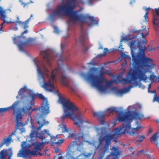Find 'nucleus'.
Returning <instances> with one entry per match:
<instances>
[{
  "label": "nucleus",
  "mask_w": 159,
  "mask_h": 159,
  "mask_svg": "<svg viewBox=\"0 0 159 159\" xmlns=\"http://www.w3.org/2000/svg\"><path fill=\"white\" fill-rule=\"evenodd\" d=\"M141 41L138 39L137 40H132L129 43L132 58L133 69H130V71L125 78L116 80L115 81L116 83L132 84L138 79L147 82L148 77L146 76V73L148 69L144 67L152 69L155 65L152 59L145 56L144 52L147 49L146 47L144 45H141Z\"/></svg>",
  "instance_id": "1"
},
{
  "label": "nucleus",
  "mask_w": 159,
  "mask_h": 159,
  "mask_svg": "<svg viewBox=\"0 0 159 159\" xmlns=\"http://www.w3.org/2000/svg\"><path fill=\"white\" fill-rule=\"evenodd\" d=\"M31 100L29 102L27 106L20 108V111L23 114H28L30 116L32 112L35 111L34 116L36 118L39 127L37 130L32 131L29 134L31 139L33 138H39V139H45L49 137L50 139H58V134L53 136L50 134L49 131L44 129L40 134L38 130L43 126L49 124L48 121H46L44 116L48 114L50 112L48 102L42 94H35L30 92L29 94Z\"/></svg>",
  "instance_id": "2"
},
{
  "label": "nucleus",
  "mask_w": 159,
  "mask_h": 159,
  "mask_svg": "<svg viewBox=\"0 0 159 159\" xmlns=\"http://www.w3.org/2000/svg\"><path fill=\"white\" fill-rule=\"evenodd\" d=\"M143 116L142 114L134 111H120L118 116V120L119 122H124L122 126L115 129L112 132L105 127H101L99 129L100 131H98V139H117L122 134L126 133L134 135L135 133L134 130H139L141 127L138 125L139 123L137 121L136 123L138 125L135 128H133L131 127V123L133 119L141 120Z\"/></svg>",
  "instance_id": "3"
},
{
  "label": "nucleus",
  "mask_w": 159,
  "mask_h": 159,
  "mask_svg": "<svg viewBox=\"0 0 159 159\" xmlns=\"http://www.w3.org/2000/svg\"><path fill=\"white\" fill-rule=\"evenodd\" d=\"M75 7V5L73 4L72 1L67 2L64 5L58 6L57 9L54 11V12L50 15V18L53 20L56 15L62 13L68 16L71 20L74 22L78 21L84 22L87 19L89 22V25L91 26L94 24L98 25V21L95 19L93 17L86 16L82 14H79V10L73 11Z\"/></svg>",
  "instance_id": "4"
},
{
  "label": "nucleus",
  "mask_w": 159,
  "mask_h": 159,
  "mask_svg": "<svg viewBox=\"0 0 159 159\" xmlns=\"http://www.w3.org/2000/svg\"><path fill=\"white\" fill-rule=\"evenodd\" d=\"M37 68V70L38 75V79L39 80H42L43 84L42 87L46 90L50 92L54 91L55 87L54 86V80L56 75H59L60 77V80L61 83L66 86H68V83L70 80L66 74V71L64 69L61 68H56L52 70L51 78L48 82L46 81L45 77L48 78L50 75L48 74L49 70L44 66V70L42 72L38 63L35 62Z\"/></svg>",
  "instance_id": "5"
},
{
  "label": "nucleus",
  "mask_w": 159,
  "mask_h": 159,
  "mask_svg": "<svg viewBox=\"0 0 159 159\" xmlns=\"http://www.w3.org/2000/svg\"><path fill=\"white\" fill-rule=\"evenodd\" d=\"M98 70V68L94 67L91 68L90 71L91 73H88L86 75V79L88 81L91 82L93 85L97 88L100 91L104 92L107 89V86H111L112 83L107 81L104 75L107 74L110 76H112L113 75L109 70L102 68L100 72L99 75L97 77L95 74Z\"/></svg>",
  "instance_id": "6"
},
{
  "label": "nucleus",
  "mask_w": 159,
  "mask_h": 159,
  "mask_svg": "<svg viewBox=\"0 0 159 159\" xmlns=\"http://www.w3.org/2000/svg\"><path fill=\"white\" fill-rule=\"evenodd\" d=\"M59 100L63 105L65 113L61 117L62 121H63L66 117H68L74 120H76L79 121L75 122L74 124L77 125L79 128L81 127L84 128L87 126L88 124H82V122L88 123V122L83 120L82 118V114L80 112H79L78 114H74V112L78 110L74 103L70 101L69 99L66 100L65 98L61 97H59Z\"/></svg>",
  "instance_id": "7"
},
{
  "label": "nucleus",
  "mask_w": 159,
  "mask_h": 159,
  "mask_svg": "<svg viewBox=\"0 0 159 159\" xmlns=\"http://www.w3.org/2000/svg\"><path fill=\"white\" fill-rule=\"evenodd\" d=\"M37 140H29L28 141H24L22 143V147L27 148L24 151L20 150L17 153V157H31L37 155V153L43 149V146L48 142H43L41 143Z\"/></svg>",
  "instance_id": "8"
},
{
  "label": "nucleus",
  "mask_w": 159,
  "mask_h": 159,
  "mask_svg": "<svg viewBox=\"0 0 159 159\" xmlns=\"http://www.w3.org/2000/svg\"><path fill=\"white\" fill-rule=\"evenodd\" d=\"M83 143L81 140H75V141H72L68 147L66 156L64 157L63 159H84V157H80L81 155H79L76 157L72 155L76 149L81 152L83 149Z\"/></svg>",
  "instance_id": "9"
},
{
  "label": "nucleus",
  "mask_w": 159,
  "mask_h": 159,
  "mask_svg": "<svg viewBox=\"0 0 159 159\" xmlns=\"http://www.w3.org/2000/svg\"><path fill=\"white\" fill-rule=\"evenodd\" d=\"M19 103V101H16L12 105L9 107L0 108V113H4L6 111H9L11 109L13 110V114L16 118L17 127L22 125V123L20 122V121H22L21 120L23 119V116L22 114L23 113L20 111H20L17 110Z\"/></svg>",
  "instance_id": "10"
},
{
  "label": "nucleus",
  "mask_w": 159,
  "mask_h": 159,
  "mask_svg": "<svg viewBox=\"0 0 159 159\" xmlns=\"http://www.w3.org/2000/svg\"><path fill=\"white\" fill-rule=\"evenodd\" d=\"M63 129V133L67 135L68 139H85L88 136V134L84 133L83 132L81 131L80 133H76L75 132H72L69 129H67L65 125H64Z\"/></svg>",
  "instance_id": "11"
},
{
  "label": "nucleus",
  "mask_w": 159,
  "mask_h": 159,
  "mask_svg": "<svg viewBox=\"0 0 159 159\" xmlns=\"http://www.w3.org/2000/svg\"><path fill=\"white\" fill-rule=\"evenodd\" d=\"M28 31L27 30H26L23 31L21 34V35L18 38V40L19 42V44L18 45V46L19 50L20 51H23V46H27L29 45L30 43L32 41L31 39L29 38L25 41L23 42L21 40L23 39H25V37L23 36L25 34H26L28 33Z\"/></svg>",
  "instance_id": "12"
},
{
  "label": "nucleus",
  "mask_w": 159,
  "mask_h": 159,
  "mask_svg": "<svg viewBox=\"0 0 159 159\" xmlns=\"http://www.w3.org/2000/svg\"><path fill=\"white\" fill-rule=\"evenodd\" d=\"M85 39L86 33L82 26L80 38L79 39H76V40L77 43L82 45L84 47V49L83 50V52H85L88 50V49L85 47Z\"/></svg>",
  "instance_id": "13"
},
{
  "label": "nucleus",
  "mask_w": 159,
  "mask_h": 159,
  "mask_svg": "<svg viewBox=\"0 0 159 159\" xmlns=\"http://www.w3.org/2000/svg\"><path fill=\"white\" fill-rule=\"evenodd\" d=\"M40 55L43 57V59L46 60L48 64L50 65V61L54 60L55 56L53 53H50L48 50L41 51Z\"/></svg>",
  "instance_id": "14"
},
{
  "label": "nucleus",
  "mask_w": 159,
  "mask_h": 159,
  "mask_svg": "<svg viewBox=\"0 0 159 159\" xmlns=\"http://www.w3.org/2000/svg\"><path fill=\"white\" fill-rule=\"evenodd\" d=\"M154 12L155 13L154 14L153 22L154 28L157 30L159 29V7L155 9Z\"/></svg>",
  "instance_id": "15"
},
{
  "label": "nucleus",
  "mask_w": 159,
  "mask_h": 159,
  "mask_svg": "<svg viewBox=\"0 0 159 159\" xmlns=\"http://www.w3.org/2000/svg\"><path fill=\"white\" fill-rule=\"evenodd\" d=\"M17 20L15 22H12V23L15 24L16 25L17 24L21 25V27L23 28L25 30L27 29L29 27V24L30 21V18H29L27 20L24 22H22L19 20V17H17Z\"/></svg>",
  "instance_id": "16"
},
{
  "label": "nucleus",
  "mask_w": 159,
  "mask_h": 159,
  "mask_svg": "<svg viewBox=\"0 0 159 159\" xmlns=\"http://www.w3.org/2000/svg\"><path fill=\"white\" fill-rule=\"evenodd\" d=\"M94 116H97L99 121L102 124L104 123L105 122V113L103 111H99L98 112H94L93 114Z\"/></svg>",
  "instance_id": "17"
},
{
  "label": "nucleus",
  "mask_w": 159,
  "mask_h": 159,
  "mask_svg": "<svg viewBox=\"0 0 159 159\" xmlns=\"http://www.w3.org/2000/svg\"><path fill=\"white\" fill-rule=\"evenodd\" d=\"M99 143L98 144V147H99L102 143L105 141V144L104 145L103 148L105 149L104 151V153L105 152L108 150L109 146L111 144V140H99Z\"/></svg>",
  "instance_id": "18"
},
{
  "label": "nucleus",
  "mask_w": 159,
  "mask_h": 159,
  "mask_svg": "<svg viewBox=\"0 0 159 159\" xmlns=\"http://www.w3.org/2000/svg\"><path fill=\"white\" fill-rule=\"evenodd\" d=\"M111 150H112L111 152V155L113 156V159H118V155L121 154V152L119 151L116 147L113 146Z\"/></svg>",
  "instance_id": "19"
},
{
  "label": "nucleus",
  "mask_w": 159,
  "mask_h": 159,
  "mask_svg": "<svg viewBox=\"0 0 159 159\" xmlns=\"http://www.w3.org/2000/svg\"><path fill=\"white\" fill-rule=\"evenodd\" d=\"M145 28L142 27V29L139 30H133V33L139 32L140 35L142 36L143 38L144 39L145 37L148 35V30L145 29Z\"/></svg>",
  "instance_id": "20"
},
{
  "label": "nucleus",
  "mask_w": 159,
  "mask_h": 159,
  "mask_svg": "<svg viewBox=\"0 0 159 159\" xmlns=\"http://www.w3.org/2000/svg\"><path fill=\"white\" fill-rule=\"evenodd\" d=\"M17 133L16 130H15L13 132L9 135L8 136H6L3 139H12V138H16L17 139H19V138L17 135Z\"/></svg>",
  "instance_id": "21"
},
{
  "label": "nucleus",
  "mask_w": 159,
  "mask_h": 159,
  "mask_svg": "<svg viewBox=\"0 0 159 159\" xmlns=\"http://www.w3.org/2000/svg\"><path fill=\"white\" fill-rule=\"evenodd\" d=\"M56 140H55L54 141H51V146H54L56 145L58 147L60 146L61 144L64 142V140H58L57 141H56Z\"/></svg>",
  "instance_id": "22"
},
{
  "label": "nucleus",
  "mask_w": 159,
  "mask_h": 159,
  "mask_svg": "<svg viewBox=\"0 0 159 159\" xmlns=\"http://www.w3.org/2000/svg\"><path fill=\"white\" fill-rule=\"evenodd\" d=\"M149 80L152 82L158 81L159 79L158 76L155 75L154 73H152L150 75L149 77Z\"/></svg>",
  "instance_id": "23"
},
{
  "label": "nucleus",
  "mask_w": 159,
  "mask_h": 159,
  "mask_svg": "<svg viewBox=\"0 0 159 159\" xmlns=\"http://www.w3.org/2000/svg\"><path fill=\"white\" fill-rule=\"evenodd\" d=\"M26 90V87L25 86L24 88H21L18 92V95L16 97V98H19V96H20L21 98L22 97V95L25 92Z\"/></svg>",
  "instance_id": "24"
},
{
  "label": "nucleus",
  "mask_w": 159,
  "mask_h": 159,
  "mask_svg": "<svg viewBox=\"0 0 159 159\" xmlns=\"http://www.w3.org/2000/svg\"><path fill=\"white\" fill-rule=\"evenodd\" d=\"M7 152L4 150H2L0 152V159H6L7 156Z\"/></svg>",
  "instance_id": "25"
},
{
  "label": "nucleus",
  "mask_w": 159,
  "mask_h": 159,
  "mask_svg": "<svg viewBox=\"0 0 159 159\" xmlns=\"http://www.w3.org/2000/svg\"><path fill=\"white\" fill-rule=\"evenodd\" d=\"M151 8L149 7L148 8H147L145 9V11H146V13L144 16V18L145 20L144 21L146 23L148 22V21L147 20V19L148 18V10H150Z\"/></svg>",
  "instance_id": "26"
},
{
  "label": "nucleus",
  "mask_w": 159,
  "mask_h": 159,
  "mask_svg": "<svg viewBox=\"0 0 159 159\" xmlns=\"http://www.w3.org/2000/svg\"><path fill=\"white\" fill-rule=\"evenodd\" d=\"M103 54H99L97 56L98 57H100L102 56H104L106 55L107 53H109L110 51L108 50L107 48H105L104 49V51L103 52Z\"/></svg>",
  "instance_id": "27"
},
{
  "label": "nucleus",
  "mask_w": 159,
  "mask_h": 159,
  "mask_svg": "<svg viewBox=\"0 0 159 159\" xmlns=\"http://www.w3.org/2000/svg\"><path fill=\"white\" fill-rule=\"evenodd\" d=\"M12 140H4L3 142L1 144V146L5 144L7 146H8Z\"/></svg>",
  "instance_id": "28"
},
{
  "label": "nucleus",
  "mask_w": 159,
  "mask_h": 159,
  "mask_svg": "<svg viewBox=\"0 0 159 159\" xmlns=\"http://www.w3.org/2000/svg\"><path fill=\"white\" fill-rule=\"evenodd\" d=\"M152 144H155L158 148H159V140H150Z\"/></svg>",
  "instance_id": "29"
},
{
  "label": "nucleus",
  "mask_w": 159,
  "mask_h": 159,
  "mask_svg": "<svg viewBox=\"0 0 159 159\" xmlns=\"http://www.w3.org/2000/svg\"><path fill=\"white\" fill-rule=\"evenodd\" d=\"M159 139V133L158 132L153 134L150 138V139Z\"/></svg>",
  "instance_id": "30"
},
{
  "label": "nucleus",
  "mask_w": 159,
  "mask_h": 159,
  "mask_svg": "<svg viewBox=\"0 0 159 159\" xmlns=\"http://www.w3.org/2000/svg\"><path fill=\"white\" fill-rule=\"evenodd\" d=\"M107 111L109 113H112L114 111L118 112L117 109L116 108L108 109Z\"/></svg>",
  "instance_id": "31"
},
{
  "label": "nucleus",
  "mask_w": 159,
  "mask_h": 159,
  "mask_svg": "<svg viewBox=\"0 0 159 159\" xmlns=\"http://www.w3.org/2000/svg\"><path fill=\"white\" fill-rule=\"evenodd\" d=\"M58 55L59 57V59L58 61V65L60 66V61H62L63 60V58L62 57V55L61 54H57V56Z\"/></svg>",
  "instance_id": "32"
},
{
  "label": "nucleus",
  "mask_w": 159,
  "mask_h": 159,
  "mask_svg": "<svg viewBox=\"0 0 159 159\" xmlns=\"http://www.w3.org/2000/svg\"><path fill=\"white\" fill-rule=\"evenodd\" d=\"M133 86H130L129 87H127L125 88V89H124L125 90V93L128 92L130 91L131 88L133 87Z\"/></svg>",
  "instance_id": "33"
},
{
  "label": "nucleus",
  "mask_w": 159,
  "mask_h": 159,
  "mask_svg": "<svg viewBox=\"0 0 159 159\" xmlns=\"http://www.w3.org/2000/svg\"><path fill=\"white\" fill-rule=\"evenodd\" d=\"M80 155H81V156L82 155L84 156L85 157H90L92 155V153H88L87 154H86L84 153H82Z\"/></svg>",
  "instance_id": "34"
},
{
  "label": "nucleus",
  "mask_w": 159,
  "mask_h": 159,
  "mask_svg": "<svg viewBox=\"0 0 159 159\" xmlns=\"http://www.w3.org/2000/svg\"><path fill=\"white\" fill-rule=\"evenodd\" d=\"M117 92L118 93L120 94H122L124 93H125L124 89L118 90H117Z\"/></svg>",
  "instance_id": "35"
},
{
  "label": "nucleus",
  "mask_w": 159,
  "mask_h": 159,
  "mask_svg": "<svg viewBox=\"0 0 159 159\" xmlns=\"http://www.w3.org/2000/svg\"><path fill=\"white\" fill-rule=\"evenodd\" d=\"M30 3V2H28L27 3H22L21 4L23 5L24 8L27 7L28 5Z\"/></svg>",
  "instance_id": "36"
},
{
  "label": "nucleus",
  "mask_w": 159,
  "mask_h": 159,
  "mask_svg": "<svg viewBox=\"0 0 159 159\" xmlns=\"http://www.w3.org/2000/svg\"><path fill=\"white\" fill-rule=\"evenodd\" d=\"M54 32L58 34L60 32L59 29L57 27L55 28Z\"/></svg>",
  "instance_id": "37"
},
{
  "label": "nucleus",
  "mask_w": 159,
  "mask_h": 159,
  "mask_svg": "<svg viewBox=\"0 0 159 159\" xmlns=\"http://www.w3.org/2000/svg\"><path fill=\"white\" fill-rule=\"evenodd\" d=\"M3 22L2 23V24H1L0 25V26H1V27H2V28H3V25L4 24L6 23V22H7L6 21V20H3ZM7 22L8 23H9V22Z\"/></svg>",
  "instance_id": "38"
},
{
  "label": "nucleus",
  "mask_w": 159,
  "mask_h": 159,
  "mask_svg": "<svg viewBox=\"0 0 159 159\" xmlns=\"http://www.w3.org/2000/svg\"><path fill=\"white\" fill-rule=\"evenodd\" d=\"M144 152V151L143 150H141L139 151H138V154H137V155H139L141 153H143Z\"/></svg>",
  "instance_id": "39"
},
{
  "label": "nucleus",
  "mask_w": 159,
  "mask_h": 159,
  "mask_svg": "<svg viewBox=\"0 0 159 159\" xmlns=\"http://www.w3.org/2000/svg\"><path fill=\"white\" fill-rule=\"evenodd\" d=\"M143 140H137L136 143H137V144H140L139 143L143 142Z\"/></svg>",
  "instance_id": "40"
},
{
  "label": "nucleus",
  "mask_w": 159,
  "mask_h": 159,
  "mask_svg": "<svg viewBox=\"0 0 159 159\" xmlns=\"http://www.w3.org/2000/svg\"><path fill=\"white\" fill-rule=\"evenodd\" d=\"M93 0H88V3L89 4L91 5L92 4Z\"/></svg>",
  "instance_id": "41"
},
{
  "label": "nucleus",
  "mask_w": 159,
  "mask_h": 159,
  "mask_svg": "<svg viewBox=\"0 0 159 159\" xmlns=\"http://www.w3.org/2000/svg\"><path fill=\"white\" fill-rule=\"evenodd\" d=\"M61 49L62 50H63L65 47V44L64 43H62L61 45Z\"/></svg>",
  "instance_id": "42"
},
{
  "label": "nucleus",
  "mask_w": 159,
  "mask_h": 159,
  "mask_svg": "<svg viewBox=\"0 0 159 159\" xmlns=\"http://www.w3.org/2000/svg\"><path fill=\"white\" fill-rule=\"evenodd\" d=\"M148 92L149 93H155V90H149V91H148Z\"/></svg>",
  "instance_id": "43"
},
{
  "label": "nucleus",
  "mask_w": 159,
  "mask_h": 159,
  "mask_svg": "<svg viewBox=\"0 0 159 159\" xmlns=\"http://www.w3.org/2000/svg\"><path fill=\"white\" fill-rule=\"evenodd\" d=\"M152 132V130L151 129H150L148 132V134H147V135H148V134H151Z\"/></svg>",
  "instance_id": "44"
},
{
  "label": "nucleus",
  "mask_w": 159,
  "mask_h": 159,
  "mask_svg": "<svg viewBox=\"0 0 159 159\" xmlns=\"http://www.w3.org/2000/svg\"><path fill=\"white\" fill-rule=\"evenodd\" d=\"M139 139H145V137L144 135H141L139 137Z\"/></svg>",
  "instance_id": "45"
},
{
  "label": "nucleus",
  "mask_w": 159,
  "mask_h": 159,
  "mask_svg": "<svg viewBox=\"0 0 159 159\" xmlns=\"http://www.w3.org/2000/svg\"><path fill=\"white\" fill-rule=\"evenodd\" d=\"M13 155V152L12 150H11L10 151V153L9 154V158L11 157Z\"/></svg>",
  "instance_id": "46"
},
{
  "label": "nucleus",
  "mask_w": 159,
  "mask_h": 159,
  "mask_svg": "<svg viewBox=\"0 0 159 159\" xmlns=\"http://www.w3.org/2000/svg\"><path fill=\"white\" fill-rule=\"evenodd\" d=\"M151 84H148V91H149V89L151 88Z\"/></svg>",
  "instance_id": "47"
},
{
  "label": "nucleus",
  "mask_w": 159,
  "mask_h": 159,
  "mask_svg": "<svg viewBox=\"0 0 159 159\" xmlns=\"http://www.w3.org/2000/svg\"><path fill=\"white\" fill-rule=\"evenodd\" d=\"M25 130L24 128L22 129L21 130V133H23L25 132Z\"/></svg>",
  "instance_id": "48"
},
{
  "label": "nucleus",
  "mask_w": 159,
  "mask_h": 159,
  "mask_svg": "<svg viewBox=\"0 0 159 159\" xmlns=\"http://www.w3.org/2000/svg\"><path fill=\"white\" fill-rule=\"evenodd\" d=\"M129 151H130L131 152H132V151L133 150V148L132 147H130L129 148Z\"/></svg>",
  "instance_id": "49"
},
{
  "label": "nucleus",
  "mask_w": 159,
  "mask_h": 159,
  "mask_svg": "<svg viewBox=\"0 0 159 159\" xmlns=\"http://www.w3.org/2000/svg\"><path fill=\"white\" fill-rule=\"evenodd\" d=\"M103 49L102 46V45H100V47L98 48V49Z\"/></svg>",
  "instance_id": "50"
},
{
  "label": "nucleus",
  "mask_w": 159,
  "mask_h": 159,
  "mask_svg": "<svg viewBox=\"0 0 159 159\" xmlns=\"http://www.w3.org/2000/svg\"><path fill=\"white\" fill-rule=\"evenodd\" d=\"M143 44H146L147 43V41L146 40L143 41Z\"/></svg>",
  "instance_id": "51"
},
{
  "label": "nucleus",
  "mask_w": 159,
  "mask_h": 159,
  "mask_svg": "<svg viewBox=\"0 0 159 159\" xmlns=\"http://www.w3.org/2000/svg\"><path fill=\"white\" fill-rule=\"evenodd\" d=\"M88 64H89V65H94V63H92L91 62L88 63Z\"/></svg>",
  "instance_id": "52"
},
{
  "label": "nucleus",
  "mask_w": 159,
  "mask_h": 159,
  "mask_svg": "<svg viewBox=\"0 0 159 159\" xmlns=\"http://www.w3.org/2000/svg\"><path fill=\"white\" fill-rule=\"evenodd\" d=\"M58 151H59V149L58 148H57L55 150V152L56 153H57L58 152Z\"/></svg>",
  "instance_id": "53"
},
{
  "label": "nucleus",
  "mask_w": 159,
  "mask_h": 159,
  "mask_svg": "<svg viewBox=\"0 0 159 159\" xmlns=\"http://www.w3.org/2000/svg\"><path fill=\"white\" fill-rule=\"evenodd\" d=\"M81 3L83 4H84L85 2V1H83V0H81Z\"/></svg>",
  "instance_id": "54"
},
{
  "label": "nucleus",
  "mask_w": 159,
  "mask_h": 159,
  "mask_svg": "<svg viewBox=\"0 0 159 159\" xmlns=\"http://www.w3.org/2000/svg\"><path fill=\"white\" fill-rule=\"evenodd\" d=\"M62 156H60V157H59L58 159H62Z\"/></svg>",
  "instance_id": "55"
},
{
  "label": "nucleus",
  "mask_w": 159,
  "mask_h": 159,
  "mask_svg": "<svg viewBox=\"0 0 159 159\" xmlns=\"http://www.w3.org/2000/svg\"><path fill=\"white\" fill-rule=\"evenodd\" d=\"M33 16V15L32 14H31L30 15V17L29 18H31Z\"/></svg>",
  "instance_id": "56"
},
{
  "label": "nucleus",
  "mask_w": 159,
  "mask_h": 159,
  "mask_svg": "<svg viewBox=\"0 0 159 159\" xmlns=\"http://www.w3.org/2000/svg\"><path fill=\"white\" fill-rule=\"evenodd\" d=\"M117 140H113V141H115V142H118Z\"/></svg>",
  "instance_id": "57"
},
{
  "label": "nucleus",
  "mask_w": 159,
  "mask_h": 159,
  "mask_svg": "<svg viewBox=\"0 0 159 159\" xmlns=\"http://www.w3.org/2000/svg\"><path fill=\"white\" fill-rule=\"evenodd\" d=\"M2 27H1L0 28V31H2Z\"/></svg>",
  "instance_id": "58"
},
{
  "label": "nucleus",
  "mask_w": 159,
  "mask_h": 159,
  "mask_svg": "<svg viewBox=\"0 0 159 159\" xmlns=\"http://www.w3.org/2000/svg\"><path fill=\"white\" fill-rule=\"evenodd\" d=\"M132 154L133 155L134 154V152H132Z\"/></svg>",
  "instance_id": "59"
},
{
  "label": "nucleus",
  "mask_w": 159,
  "mask_h": 159,
  "mask_svg": "<svg viewBox=\"0 0 159 159\" xmlns=\"http://www.w3.org/2000/svg\"><path fill=\"white\" fill-rule=\"evenodd\" d=\"M103 156H102L100 158V159H102Z\"/></svg>",
  "instance_id": "60"
},
{
  "label": "nucleus",
  "mask_w": 159,
  "mask_h": 159,
  "mask_svg": "<svg viewBox=\"0 0 159 159\" xmlns=\"http://www.w3.org/2000/svg\"><path fill=\"white\" fill-rule=\"evenodd\" d=\"M30 3H33V2L32 1H31L30 2Z\"/></svg>",
  "instance_id": "61"
},
{
  "label": "nucleus",
  "mask_w": 159,
  "mask_h": 159,
  "mask_svg": "<svg viewBox=\"0 0 159 159\" xmlns=\"http://www.w3.org/2000/svg\"><path fill=\"white\" fill-rule=\"evenodd\" d=\"M93 146H95V144H94V143H93Z\"/></svg>",
  "instance_id": "62"
},
{
  "label": "nucleus",
  "mask_w": 159,
  "mask_h": 159,
  "mask_svg": "<svg viewBox=\"0 0 159 159\" xmlns=\"http://www.w3.org/2000/svg\"><path fill=\"white\" fill-rule=\"evenodd\" d=\"M136 37V36H135L134 37V38H133V39H134V38H135Z\"/></svg>",
  "instance_id": "63"
},
{
  "label": "nucleus",
  "mask_w": 159,
  "mask_h": 159,
  "mask_svg": "<svg viewBox=\"0 0 159 159\" xmlns=\"http://www.w3.org/2000/svg\"><path fill=\"white\" fill-rule=\"evenodd\" d=\"M86 142H89L88 141H86Z\"/></svg>",
  "instance_id": "64"
}]
</instances>
